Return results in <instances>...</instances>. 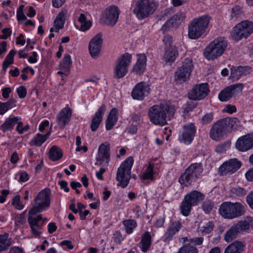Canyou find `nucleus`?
I'll list each match as a JSON object with an SVG mask.
<instances>
[{
    "label": "nucleus",
    "mask_w": 253,
    "mask_h": 253,
    "mask_svg": "<svg viewBox=\"0 0 253 253\" xmlns=\"http://www.w3.org/2000/svg\"><path fill=\"white\" fill-rule=\"evenodd\" d=\"M174 106L169 103L163 102L151 107L148 111L150 122L155 125L164 126L167 124L175 113Z\"/></svg>",
    "instance_id": "nucleus-1"
},
{
    "label": "nucleus",
    "mask_w": 253,
    "mask_h": 253,
    "mask_svg": "<svg viewBox=\"0 0 253 253\" xmlns=\"http://www.w3.org/2000/svg\"><path fill=\"white\" fill-rule=\"evenodd\" d=\"M210 20V17L208 15L194 18L188 25V37L193 40L201 37L207 29Z\"/></svg>",
    "instance_id": "nucleus-2"
},
{
    "label": "nucleus",
    "mask_w": 253,
    "mask_h": 253,
    "mask_svg": "<svg viewBox=\"0 0 253 253\" xmlns=\"http://www.w3.org/2000/svg\"><path fill=\"white\" fill-rule=\"evenodd\" d=\"M245 211V207L239 202H223L219 209L220 214L227 219H233L242 216Z\"/></svg>",
    "instance_id": "nucleus-3"
},
{
    "label": "nucleus",
    "mask_w": 253,
    "mask_h": 253,
    "mask_svg": "<svg viewBox=\"0 0 253 253\" xmlns=\"http://www.w3.org/2000/svg\"><path fill=\"white\" fill-rule=\"evenodd\" d=\"M227 46V42L222 38L215 39L206 46L204 55L209 60H213L220 56Z\"/></svg>",
    "instance_id": "nucleus-4"
},
{
    "label": "nucleus",
    "mask_w": 253,
    "mask_h": 253,
    "mask_svg": "<svg viewBox=\"0 0 253 253\" xmlns=\"http://www.w3.org/2000/svg\"><path fill=\"white\" fill-rule=\"evenodd\" d=\"M203 170L201 163L191 164L180 176L179 182L181 184L188 186L200 177Z\"/></svg>",
    "instance_id": "nucleus-5"
},
{
    "label": "nucleus",
    "mask_w": 253,
    "mask_h": 253,
    "mask_svg": "<svg viewBox=\"0 0 253 253\" xmlns=\"http://www.w3.org/2000/svg\"><path fill=\"white\" fill-rule=\"evenodd\" d=\"M133 164V159L129 157L121 164L118 169L116 179L123 188L126 187L129 183Z\"/></svg>",
    "instance_id": "nucleus-6"
},
{
    "label": "nucleus",
    "mask_w": 253,
    "mask_h": 253,
    "mask_svg": "<svg viewBox=\"0 0 253 253\" xmlns=\"http://www.w3.org/2000/svg\"><path fill=\"white\" fill-rule=\"evenodd\" d=\"M194 69V65L191 58H185L181 63V65L178 67L174 73V80L177 83L182 84L188 81Z\"/></svg>",
    "instance_id": "nucleus-7"
},
{
    "label": "nucleus",
    "mask_w": 253,
    "mask_h": 253,
    "mask_svg": "<svg viewBox=\"0 0 253 253\" xmlns=\"http://www.w3.org/2000/svg\"><path fill=\"white\" fill-rule=\"evenodd\" d=\"M49 189L46 188L40 192L34 198L33 207L30 210L29 213L37 214L43 211L50 204Z\"/></svg>",
    "instance_id": "nucleus-8"
},
{
    "label": "nucleus",
    "mask_w": 253,
    "mask_h": 253,
    "mask_svg": "<svg viewBox=\"0 0 253 253\" xmlns=\"http://www.w3.org/2000/svg\"><path fill=\"white\" fill-rule=\"evenodd\" d=\"M156 9L154 0H140L136 3L133 12L139 19H142L152 14Z\"/></svg>",
    "instance_id": "nucleus-9"
},
{
    "label": "nucleus",
    "mask_w": 253,
    "mask_h": 253,
    "mask_svg": "<svg viewBox=\"0 0 253 253\" xmlns=\"http://www.w3.org/2000/svg\"><path fill=\"white\" fill-rule=\"evenodd\" d=\"M131 58V55L128 53H125L118 58L114 68V75L115 78H122L127 74Z\"/></svg>",
    "instance_id": "nucleus-10"
},
{
    "label": "nucleus",
    "mask_w": 253,
    "mask_h": 253,
    "mask_svg": "<svg viewBox=\"0 0 253 253\" xmlns=\"http://www.w3.org/2000/svg\"><path fill=\"white\" fill-rule=\"evenodd\" d=\"M253 32V22L243 21L238 24L234 28L233 37L236 40L247 38Z\"/></svg>",
    "instance_id": "nucleus-11"
},
{
    "label": "nucleus",
    "mask_w": 253,
    "mask_h": 253,
    "mask_svg": "<svg viewBox=\"0 0 253 253\" xmlns=\"http://www.w3.org/2000/svg\"><path fill=\"white\" fill-rule=\"evenodd\" d=\"M209 91L208 84H197L189 92L188 97L190 100H200L205 98Z\"/></svg>",
    "instance_id": "nucleus-12"
},
{
    "label": "nucleus",
    "mask_w": 253,
    "mask_h": 253,
    "mask_svg": "<svg viewBox=\"0 0 253 253\" xmlns=\"http://www.w3.org/2000/svg\"><path fill=\"white\" fill-rule=\"evenodd\" d=\"M242 164L237 159H231L223 163L219 168L218 172L221 175H230L238 170Z\"/></svg>",
    "instance_id": "nucleus-13"
},
{
    "label": "nucleus",
    "mask_w": 253,
    "mask_h": 253,
    "mask_svg": "<svg viewBox=\"0 0 253 253\" xmlns=\"http://www.w3.org/2000/svg\"><path fill=\"white\" fill-rule=\"evenodd\" d=\"M103 43L102 34L98 33L94 36L88 44L89 52L94 58L99 56L102 49Z\"/></svg>",
    "instance_id": "nucleus-14"
},
{
    "label": "nucleus",
    "mask_w": 253,
    "mask_h": 253,
    "mask_svg": "<svg viewBox=\"0 0 253 253\" xmlns=\"http://www.w3.org/2000/svg\"><path fill=\"white\" fill-rule=\"evenodd\" d=\"M195 126L193 123L187 124L183 126V131L179 135V140L185 144H190L196 133Z\"/></svg>",
    "instance_id": "nucleus-15"
},
{
    "label": "nucleus",
    "mask_w": 253,
    "mask_h": 253,
    "mask_svg": "<svg viewBox=\"0 0 253 253\" xmlns=\"http://www.w3.org/2000/svg\"><path fill=\"white\" fill-rule=\"evenodd\" d=\"M36 214H30L28 218V222L30 226L33 235L37 237L40 236L42 232V226L43 222L41 223L40 221L42 219V215H39L37 217H35Z\"/></svg>",
    "instance_id": "nucleus-16"
},
{
    "label": "nucleus",
    "mask_w": 253,
    "mask_h": 253,
    "mask_svg": "<svg viewBox=\"0 0 253 253\" xmlns=\"http://www.w3.org/2000/svg\"><path fill=\"white\" fill-rule=\"evenodd\" d=\"M150 87L148 83L141 82L137 84L131 92V96L134 99L143 100L149 94Z\"/></svg>",
    "instance_id": "nucleus-17"
},
{
    "label": "nucleus",
    "mask_w": 253,
    "mask_h": 253,
    "mask_svg": "<svg viewBox=\"0 0 253 253\" xmlns=\"http://www.w3.org/2000/svg\"><path fill=\"white\" fill-rule=\"evenodd\" d=\"M243 87L242 84H232L222 90L218 95L219 99L221 101H226L237 93L241 92Z\"/></svg>",
    "instance_id": "nucleus-18"
},
{
    "label": "nucleus",
    "mask_w": 253,
    "mask_h": 253,
    "mask_svg": "<svg viewBox=\"0 0 253 253\" xmlns=\"http://www.w3.org/2000/svg\"><path fill=\"white\" fill-rule=\"evenodd\" d=\"M237 149L245 152L253 148V133H248L240 137L235 144Z\"/></svg>",
    "instance_id": "nucleus-19"
},
{
    "label": "nucleus",
    "mask_w": 253,
    "mask_h": 253,
    "mask_svg": "<svg viewBox=\"0 0 253 253\" xmlns=\"http://www.w3.org/2000/svg\"><path fill=\"white\" fill-rule=\"evenodd\" d=\"M119 10L116 6H111L105 10L104 22L111 26H114L118 21Z\"/></svg>",
    "instance_id": "nucleus-20"
},
{
    "label": "nucleus",
    "mask_w": 253,
    "mask_h": 253,
    "mask_svg": "<svg viewBox=\"0 0 253 253\" xmlns=\"http://www.w3.org/2000/svg\"><path fill=\"white\" fill-rule=\"evenodd\" d=\"M223 119L217 121L211 127L210 130V137L211 139L217 140L223 136V133L227 130Z\"/></svg>",
    "instance_id": "nucleus-21"
},
{
    "label": "nucleus",
    "mask_w": 253,
    "mask_h": 253,
    "mask_svg": "<svg viewBox=\"0 0 253 253\" xmlns=\"http://www.w3.org/2000/svg\"><path fill=\"white\" fill-rule=\"evenodd\" d=\"M110 147L108 144H101L98 148L96 157V164L101 165L104 163L108 164L110 157Z\"/></svg>",
    "instance_id": "nucleus-22"
},
{
    "label": "nucleus",
    "mask_w": 253,
    "mask_h": 253,
    "mask_svg": "<svg viewBox=\"0 0 253 253\" xmlns=\"http://www.w3.org/2000/svg\"><path fill=\"white\" fill-rule=\"evenodd\" d=\"M106 111V106L102 104L92 117L90 128L92 132L96 131L103 120V115Z\"/></svg>",
    "instance_id": "nucleus-23"
},
{
    "label": "nucleus",
    "mask_w": 253,
    "mask_h": 253,
    "mask_svg": "<svg viewBox=\"0 0 253 253\" xmlns=\"http://www.w3.org/2000/svg\"><path fill=\"white\" fill-rule=\"evenodd\" d=\"M72 116V110L69 107L63 108L58 114L56 121L61 128H63L69 123Z\"/></svg>",
    "instance_id": "nucleus-24"
},
{
    "label": "nucleus",
    "mask_w": 253,
    "mask_h": 253,
    "mask_svg": "<svg viewBox=\"0 0 253 253\" xmlns=\"http://www.w3.org/2000/svg\"><path fill=\"white\" fill-rule=\"evenodd\" d=\"M185 18V13L184 12L179 11L173 15L169 19L161 28L162 31L165 32L168 31L170 28L175 26L178 22L183 21Z\"/></svg>",
    "instance_id": "nucleus-25"
},
{
    "label": "nucleus",
    "mask_w": 253,
    "mask_h": 253,
    "mask_svg": "<svg viewBox=\"0 0 253 253\" xmlns=\"http://www.w3.org/2000/svg\"><path fill=\"white\" fill-rule=\"evenodd\" d=\"M182 227V224L179 221H171L167 232L165 234L164 242H169L173 236L178 232Z\"/></svg>",
    "instance_id": "nucleus-26"
},
{
    "label": "nucleus",
    "mask_w": 253,
    "mask_h": 253,
    "mask_svg": "<svg viewBox=\"0 0 253 253\" xmlns=\"http://www.w3.org/2000/svg\"><path fill=\"white\" fill-rule=\"evenodd\" d=\"M146 65V56L144 54L137 55V60L134 65L132 72L136 74L140 75L143 73L145 70Z\"/></svg>",
    "instance_id": "nucleus-27"
},
{
    "label": "nucleus",
    "mask_w": 253,
    "mask_h": 253,
    "mask_svg": "<svg viewBox=\"0 0 253 253\" xmlns=\"http://www.w3.org/2000/svg\"><path fill=\"white\" fill-rule=\"evenodd\" d=\"M252 72V68L249 66H239L231 69V77L234 80H239L241 76H245Z\"/></svg>",
    "instance_id": "nucleus-28"
},
{
    "label": "nucleus",
    "mask_w": 253,
    "mask_h": 253,
    "mask_svg": "<svg viewBox=\"0 0 253 253\" xmlns=\"http://www.w3.org/2000/svg\"><path fill=\"white\" fill-rule=\"evenodd\" d=\"M244 247L245 245L242 242L236 241L225 248L224 253H242Z\"/></svg>",
    "instance_id": "nucleus-29"
},
{
    "label": "nucleus",
    "mask_w": 253,
    "mask_h": 253,
    "mask_svg": "<svg viewBox=\"0 0 253 253\" xmlns=\"http://www.w3.org/2000/svg\"><path fill=\"white\" fill-rule=\"evenodd\" d=\"M204 197L203 194L196 190H194L186 195L184 198L193 206H195L202 201L204 199Z\"/></svg>",
    "instance_id": "nucleus-30"
},
{
    "label": "nucleus",
    "mask_w": 253,
    "mask_h": 253,
    "mask_svg": "<svg viewBox=\"0 0 253 253\" xmlns=\"http://www.w3.org/2000/svg\"><path fill=\"white\" fill-rule=\"evenodd\" d=\"M67 12V9L63 8L57 16L54 22L55 32H58L59 29L63 28L64 27Z\"/></svg>",
    "instance_id": "nucleus-31"
},
{
    "label": "nucleus",
    "mask_w": 253,
    "mask_h": 253,
    "mask_svg": "<svg viewBox=\"0 0 253 253\" xmlns=\"http://www.w3.org/2000/svg\"><path fill=\"white\" fill-rule=\"evenodd\" d=\"M178 52L175 46L166 48L164 59L167 62H173L178 57Z\"/></svg>",
    "instance_id": "nucleus-32"
},
{
    "label": "nucleus",
    "mask_w": 253,
    "mask_h": 253,
    "mask_svg": "<svg viewBox=\"0 0 253 253\" xmlns=\"http://www.w3.org/2000/svg\"><path fill=\"white\" fill-rule=\"evenodd\" d=\"M117 110L116 108H113L109 113L105 122V127L107 130L111 129L117 122Z\"/></svg>",
    "instance_id": "nucleus-33"
},
{
    "label": "nucleus",
    "mask_w": 253,
    "mask_h": 253,
    "mask_svg": "<svg viewBox=\"0 0 253 253\" xmlns=\"http://www.w3.org/2000/svg\"><path fill=\"white\" fill-rule=\"evenodd\" d=\"M50 132L45 134L38 133L30 140L29 144L31 146H41L48 138Z\"/></svg>",
    "instance_id": "nucleus-34"
},
{
    "label": "nucleus",
    "mask_w": 253,
    "mask_h": 253,
    "mask_svg": "<svg viewBox=\"0 0 253 253\" xmlns=\"http://www.w3.org/2000/svg\"><path fill=\"white\" fill-rule=\"evenodd\" d=\"M151 244V236L150 232L146 231L143 234L141 242H140V248L143 252H146Z\"/></svg>",
    "instance_id": "nucleus-35"
},
{
    "label": "nucleus",
    "mask_w": 253,
    "mask_h": 253,
    "mask_svg": "<svg viewBox=\"0 0 253 253\" xmlns=\"http://www.w3.org/2000/svg\"><path fill=\"white\" fill-rule=\"evenodd\" d=\"M236 225L240 232L247 231L251 228H253V219L250 217H248L244 220L239 221Z\"/></svg>",
    "instance_id": "nucleus-36"
},
{
    "label": "nucleus",
    "mask_w": 253,
    "mask_h": 253,
    "mask_svg": "<svg viewBox=\"0 0 253 253\" xmlns=\"http://www.w3.org/2000/svg\"><path fill=\"white\" fill-rule=\"evenodd\" d=\"M240 232L236 224L233 225L225 233L224 239L227 242H230L236 238Z\"/></svg>",
    "instance_id": "nucleus-37"
},
{
    "label": "nucleus",
    "mask_w": 253,
    "mask_h": 253,
    "mask_svg": "<svg viewBox=\"0 0 253 253\" xmlns=\"http://www.w3.org/2000/svg\"><path fill=\"white\" fill-rule=\"evenodd\" d=\"M63 153L61 150L56 146H53L49 151V158L53 161H56L62 158Z\"/></svg>",
    "instance_id": "nucleus-38"
},
{
    "label": "nucleus",
    "mask_w": 253,
    "mask_h": 253,
    "mask_svg": "<svg viewBox=\"0 0 253 253\" xmlns=\"http://www.w3.org/2000/svg\"><path fill=\"white\" fill-rule=\"evenodd\" d=\"M18 120V117H13L6 120L1 126L0 129L3 132H6L12 129Z\"/></svg>",
    "instance_id": "nucleus-39"
},
{
    "label": "nucleus",
    "mask_w": 253,
    "mask_h": 253,
    "mask_svg": "<svg viewBox=\"0 0 253 253\" xmlns=\"http://www.w3.org/2000/svg\"><path fill=\"white\" fill-rule=\"evenodd\" d=\"M11 244V239L8 238L7 234L0 235V253L6 250Z\"/></svg>",
    "instance_id": "nucleus-40"
},
{
    "label": "nucleus",
    "mask_w": 253,
    "mask_h": 253,
    "mask_svg": "<svg viewBox=\"0 0 253 253\" xmlns=\"http://www.w3.org/2000/svg\"><path fill=\"white\" fill-rule=\"evenodd\" d=\"M227 128L232 129H237L240 126V121L236 118H226L223 119Z\"/></svg>",
    "instance_id": "nucleus-41"
},
{
    "label": "nucleus",
    "mask_w": 253,
    "mask_h": 253,
    "mask_svg": "<svg viewBox=\"0 0 253 253\" xmlns=\"http://www.w3.org/2000/svg\"><path fill=\"white\" fill-rule=\"evenodd\" d=\"M154 165L150 163L147 167L145 172L141 176V180L144 181L145 180H153L154 178Z\"/></svg>",
    "instance_id": "nucleus-42"
},
{
    "label": "nucleus",
    "mask_w": 253,
    "mask_h": 253,
    "mask_svg": "<svg viewBox=\"0 0 253 253\" xmlns=\"http://www.w3.org/2000/svg\"><path fill=\"white\" fill-rule=\"evenodd\" d=\"M192 206H193L191 203L184 198L180 206L181 213L184 216H187L190 214Z\"/></svg>",
    "instance_id": "nucleus-43"
},
{
    "label": "nucleus",
    "mask_w": 253,
    "mask_h": 253,
    "mask_svg": "<svg viewBox=\"0 0 253 253\" xmlns=\"http://www.w3.org/2000/svg\"><path fill=\"white\" fill-rule=\"evenodd\" d=\"M72 64V60L70 55H66L60 63V68L65 71V72H68Z\"/></svg>",
    "instance_id": "nucleus-44"
},
{
    "label": "nucleus",
    "mask_w": 253,
    "mask_h": 253,
    "mask_svg": "<svg viewBox=\"0 0 253 253\" xmlns=\"http://www.w3.org/2000/svg\"><path fill=\"white\" fill-rule=\"evenodd\" d=\"M123 224L125 226L126 232L130 234L133 230L135 228L136 222L132 219H128L124 221Z\"/></svg>",
    "instance_id": "nucleus-45"
},
{
    "label": "nucleus",
    "mask_w": 253,
    "mask_h": 253,
    "mask_svg": "<svg viewBox=\"0 0 253 253\" xmlns=\"http://www.w3.org/2000/svg\"><path fill=\"white\" fill-rule=\"evenodd\" d=\"M214 203L210 200H206L202 204V208L206 213H209L214 208Z\"/></svg>",
    "instance_id": "nucleus-46"
},
{
    "label": "nucleus",
    "mask_w": 253,
    "mask_h": 253,
    "mask_svg": "<svg viewBox=\"0 0 253 253\" xmlns=\"http://www.w3.org/2000/svg\"><path fill=\"white\" fill-rule=\"evenodd\" d=\"M231 193L236 196H243L246 194V190L240 187H233L231 189Z\"/></svg>",
    "instance_id": "nucleus-47"
},
{
    "label": "nucleus",
    "mask_w": 253,
    "mask_h": 253,
    "mask_svg": "<svg viewBox=\"0 0 253 253\" xmlns=\"http://www.w3.org/2000/svg\"><path fill=\"white\" fill-rule=\"evenodd\" d=\"M12 205L18 210L23 209L24 206L20 202V198L19 196H16L14 197L12 200Z\"/></svg>",
    "instance_id": "nucleus-48"
},
{
    "label": "nucleus",
    "mask_w": 253,
    "mask_h": 253,
    "mask_svg": "<svg viewBox=\"0 0 253 253\" xmlns=\"http://www.w3.org/2000/svg\"><path fill=\"white\" fill-rule=\"evenodd\" d=\"M163 41L165 43V49L166 48H170L173 47L172 45V37L169 35H166L164 36Z\"/></svg>",
    "instance_id": "nucleus-49"
},
{
    "label": "nucleus",
    "mask_w": 253,
    "mask_h": 253,
    "mask_svg": "<svg viewBox=\"0 0 253 253\" xmlns=\"http://www.w3.org/2000/svg\"><path fill=\"white\" fill-rule=\"evenodd\" d=\"M214 224L212 222H208L205 226L201 227V230L202 232L209 233L213 230Z\"/></svg>",
    "instance_id": "nucleus-50"
},
{
    "label": "nucleus",
    "mask_w": 253,
    "mask_h": 253,
    "mask_svg": "<svg viewBox=\"0 0 253 253\" xmlns=\"http://www.w3.org/2000/svg\"><path fill=\"white\" fill-rule=\"evenodd\" d=\"M29 129V125H27L23 126V123L21 122H19L17 123V125L16 128V130L19 134H23L24 132L27 131Z\"/></svg>",
    "instance_id": "nucleus-51"
},
{
    "label": "nucleus",
    "mask_w": 253,
    "mask_h": 253,
    "mask_svg": "<svg viewBox=\"0 0 253 253\" xmlns=\"http://www.w3.org/2000/svg\"><path fill=\"white\" fill-rule=\"evenodd\" d=\"M196 107V104L193 102L187 103L183 106V112L189 113L192 111Z\"/></svg>",
    "instance_id": "nucleus-52"
},
{
    "label": "nucleus",
    "mask_w": 253,
    "mask_h": 253,
    "mask_svg": "<svg viewBox=\"0 0 253 253\" xmlns=\"http://www.w3.org/2000/svg\"><path fill=\"white\" fill-rule=\"evenodd\" d=\"M24 5H21L17 10V18L18 20H25L26 16L23 12Z\"/></svg>",
    "instance_id": "nucleus-53"
},
{
    "label": "nucleus",
    "mask_w": 253,
    "mask_h": 253,
    "mask_svg": "<svg viewBox=\"0 0 253 253\" xmlns=\"http://www.w3.org/2000/svg\"><path fill=\"white\" fill-rule=\"evenodd\" d=\"M16 52L14 50H11L10 51L9 53L6 56L4 61L8 63L9 64H12L13 63L14 56L16 54Z\"/></svg>",
    "instance_id": "nucleus-54"
},
{
    "label": "nucleus",
    "mask_w": 253,
    "mask_h": 253,
    "mask_svg": "<svg viewBox=\"0 0 253 253\" xmlns=\"http://www.w3.org/2000/svg\"><path fill=\"white\" fill-rule=\"evenodd\" d=\"M80 29L82 31H86L88 30L91 26L92 23L90 20H87L83 23H80Z\"/></svg>",
    "instance_id": "nucleus-55"
},
{
    "label": "nucleus",
    "mask_w": 253,
    "mask_h": 253,
    "mask_svg": "<svg viewBox=\"0 0 253 253\" xmlns=\"http://www.w3.org/2000/svg\"><path fill=\"white\" fill-rule=\"evenodd\" d=\"M17 93L20 98H24L27 94V90L24 86H20L17 89Z\"/></svg>",
    "instance_id": "nucleus-56"
},
{
    "label": "nucleus",
    "mask_w": 253,
    "mask_h": 253,
    "mask_svg": "<svg viewBox=\"0 0 253 253\" xmlns=\"http://www.w3.org/2000/svg\"><path fill=\"white\" fill-rule=\"evenodd\" d=\"M204 239L203 237H195L189 239V244H193L195 246L201 245L203 244Z\"/></svg>",
    "instance_id": "nucleus-57"
},
{
    "label": "nucleus",
    "mask_w": 253,
    "mask_h": 253,
    "mask_svg": "<svg viewBox=\"0 0 253 253\" xmlns=\"http://www.w3.org/2000/svg\"><path fill=\"white\" fill-rule=\"evenodd\" d=\"M213 120V115L211 113L206 114L202 118L203 124H207L211 122Z\"/></svg>",
    "instance_id": "nucleus-58"
},
{
    "label": "nucleus",
    "mask_w": 253,
    "mask_h": 253,
    "mask_svg": "<svg viewBox=\"0 0 253 253\" xmlns=\"http://www.w3.org/2000/svg\"><path fill=\"white\" fill-rule=\"evenodd\" d=\"M243 12L241 7L239 6H235L232 9V17H236L242 14Z\"/></svg>",
    "instance_id": "nucleus-59"
},
{
    "label": "nucleus",
    "mask_w": 253,
    "mask_h": 253,
    "mask_svg": "<svg viewBox=\"0 0 253 253\" xmlns=\"http://www.w3.org/2000/svg\"><path fill=\"white\" fill-rule=\"evenodd\" d=\"M15 220L16 223L23 224L26 220L25 217V213L17 214L15 216Z\"/></svg>",
    "instance_id": "nucleus-60"
},
{
    "label": "nucleus",
    "mask_w": 253,
    "mask_h": 253,
    "mask_svg": "<svg viewBox=\"0 0 253 253\" xmlns=\"http://www.w3.org/2000/svg\"><path fill=\"white\" fill-rule=\"evenodd\" d=\"M222 111L223 112H226L229 114H232L233 113L236 112V108L234 105H227L222 110Z\"/></svg>",
    "instance_id": "nucleus-61"
},
{
    "label": "nucleus",
    "mask_w": 253,
    "mask_h": 253,
    "mask_svg": "<svg viewBox=\"0 0 253 253\" xmlns=\"http://www.w3.org/2000/svg\"><path fill=\"white\" fill-rule=\"evenodd\" d=\"M24 253V251H23V249H22L19 247L14 246V247H11L8 253Z\"/></svg>",
    "instance_id": "nucleus-62"
},
{
    "label": "nucleus",
    "mask_w": 253,
    "mask_h": 253,
    "mask_svg": "<svg viewBox=\"0 0 253 253\" xmlns=\"http://www.w3.org/2000/svg\"><path fill=\"white\" fill-rule=\"evenodd\" d=\"M247 202L250 207L253 209V192L250 193L247 196Z\"/></svg>",
    "instance_id": "nucleus-63"
},
{
    "label": "nucleus",
    "mask_w": 253,
    "mask_h": 253,
    "mask_svg": "<svg viewBox=\"0 0 253 253\" xmlns=\"http://www.w3.org/2000/svg\"><path fill=\"white\" fill-rule=\"evenodd\" d=\"M245 176L248 181H253V168L249 169L246 173Z\"/></svg>",
    "instance_id": "nucleus-64"
}]
</instances>
